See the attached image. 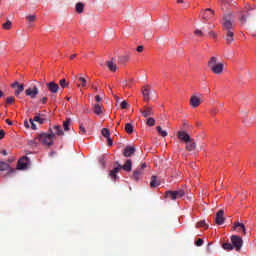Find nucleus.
I'll return each instance as SVG.
<instances>
[{
    "mask_svg": "<svg viewBox=\"0 0 256 256\" xmlns=\"http://www.w3.org/2000/svg\"><path fill=\"white\" fill-rule=\"evenodd\" d=\"M223 31L226 33V41L228 45H231V42L234 41V35L233 32V16L231 15H225L224 16V22L222 24Z\"/></svg>",
    "mask_w": 256,
    "mask_h": 256,
    "instance_id": "nucleus-1",
    "label": "nucleus"
},
{
    "mask_svg": "<svg viewBox=\"0 0 256 256\" xmlns=\"http://www.w3.org/2000/svg\"><path fill=\"white\" fill-rule=\"evenodd\" d=\"M121 169L127 171L128 173L131 172V170L133 169V162L131 161V159H128L124 165L118 164V167L114 168L109 172V177H111L113 181H117V179H119V177H117V173H119Z\"/></svg>",
    "mask_w": 256,
    "mask_h": 256,
    "instance_id": "nucleus-2",
    "label": "nucleus"
},
{
    "mask_svg": "<svg viewBox=\"0 0 256 256\" xmlns=\"http://www.w3.org/2000/svg\"><path fill=\"white\" fill-rule=\"evenodd\" d=\"M208 67L214 75H221L225 69L223 62L217 63V57L213 56L208 61Z\"/></svg>",
    "mask_w": 256,
    "mask_h": 256,
    "instance_id": "nucleus-3",
    "label": "nucleus"
},
{
    "mask_svg": "<svg viewBox=\"0 0 256 256\" xmlns=\"http://www.w3.org/2000/svg\"><path fill=\"white\" fill-rule=\"evenodd\" d=\"M57 136H55V133H53V128H49V133H42L37 138L42 145H46L47 147H51L53 145V142L55 141Z\"/></svg>",
    "mask_w": 256,
    "mask_h": 256,
    "instance_id": "nucleus-4",
    "label": "nucleus"
},
{
    "mask_svg": "<svg viewBox=\"0 0 256 256\" xmlns=\"http://www.w3.org/2000/svg\"><path fill=\"white\" fill-rule=\"evenodd\" d=\"M256 8L246 6L245 10L241 12L240 22L242 25L247 23V19H255Z\"/></svg>",
    "mask_w": 256,
    "mask_h": 256,
    "instance_id": "nucleus-5",
    "label": "nucleus"
},
{
    "mask_svg": "<svg viewBox=\"0 0 256 256\" xmlns=\"http://www.w3.org/2000/svg\"><path fill=\"white\" fill-rule=\"evenodd\" d=\"M166 199H171V201H176V199H181V197H185V190L178 191H167L165 193Z\"/></svg>",
    "mask_w": 256,
    "mask_h": 256,
    "instance_id": "nucleus-6",
    "label": "nucleus"
},
{
    "mask_svg": "<svg viewBox=\"0 0 256 256\" xmlns=\"http://www.w3.org/2000/svg\"><path fill=\"white\" fill-rule=\"evenodd\" d=\"M231 243L236 251H241V248L243 247V238L238 235H232Z\"/></svg>",
    "mask_w": 256,
    "mask_h": 256,
    "instance_id": "nucleus-7",
    "label": "nucleus"
},
{
    "mask_svg": "<svg viewBox=\"0 0 256 256\" xmlns=\"http://www.w3.org/2000/svg\"><path fill=\"white\" fill-rule=\"evenodd\" d=\"M12 89H14V95L19 97L23 91H25V85L19 84V82H14L11 84Z\"/></svg>",
    "mask_w": 256,
    "mask_h": 256,
    "instance_id": "nucleus-8",
    "label": "nucleus"
},
{
    "mask_svg": "<svg viewBox=\"0 0 256 256\" xmlns=\"http://www.w3.org/2000/svg\"><path fill=\"white\" fill-rule=\"evenodd\" d=\"M25 95L30 97V99H37V96L39 95V88H37V86H34L33 88H27L25 90Z\"/></svg>",
    "mask_w": 256,
    "mask_h": 256,
    "instance_id": "nucleus-9",
    "label": "nucleus"
},
{
    "mask_svg": "<svg viewBox=\"0 0 256 256\" xmlns=\"http://www.w3.org/2000/svg\"><path fill=\"white\" fill-rule=\"evenodd\" d=\"M29 158L27 156L22 157L17 164V169L23 171L29 167Z\"/></svg>",
    "mask_w": 256,
    "mask_h": 256,
    "instance_id": "nucleus-10",
    "label": "nucleus"
},
{
    "mask_svg": "<svg viewBox=\"0 0 256 256\" xmlns=\"http://www.w3.org/2000/svg\"><path fill=\"white\" fill-rule=\"evenodd\" d=\"M177 138L179 139V141H181L182 143H188V141H190L191 136L189 135V133L181 130L177 132Z\"/></svg>",
    "mask_w": 256,
    "mask_h": 256,
    "instance_id": "nucleus-11",
    "label": "nucleus"
},
{
    "mask_svg": "<svg viewBox=\"0 0 256 256\" xmlns=\"http://www.w3.org/2000/svg\"><path fill=\"white\" fill-rule=\"evenodd\" d=\"M225 211L223 209H220L216 213V225H223L225 223Z\"/></svg>",
    "mask_w": 256,
    "mask_h": 256,
    "instance_id": "nucleus-12",
    "label": "nucleus"
},
{
    "mask_svg": "<svg viewBox=\"0 0 256 256\" xmlns=\"http://www.w3.org/2000/svg\"><path fill=\"white\" fill-rule=\"evenodd\" d=\"M46 87L48 89V91L52 94L58 93L59 92V84L55 83V82H49L46 83Z\"/></svg>",
    "mask_w": 256,
    "mask_h": 256,
    "instance_id": "nucleus-13",
    "label": "nucleus"
},
{
    "mask_svg": "<svg viewBox=\"0 0 256 256\" xmlns=\"http://www.w3.org/2000/svg\"><path fill=\"white\" fill-rule=\"evenodd\" d=\"M213 15H215V11H213L211 8H207L203 13H202V18L204 21H209L213 19Z\"/></svg>",
    "mask_w": 256,
    "mask_h": 256,
    "instance_id": "nucleus-14",
    "label": "nucleus"
},
{
    "mask_svg": "<svg viewBox=\"0 0 256 256\" xmlns=\"http://www.w3.org/2000/svg\"><path fill=\"white\" fill-rule=\"evenodd\" d=\"M142 95H143V97H144V101H146V102L151 101V97H150V95H151V90L149 89V85L144 86V87L142 88Z\"/></svg>",
    "mask_w": 256,
    "mask_h": 256,
    "instance_id": "nucleus-15",
    "label": "nucleus"
},
{
    "mask_svg": "<svg viewBox=\"0 0 256 256\" xmlns=\"http://www.w3.org/2000/svg\"><path fill=\"white\" fill-rule=\"evenodd\" d=\"M103 110H104L103 105L99 103L92 105V111L95 115H98V116L103 115Z\"/></svg>",
    "mask_w": 256,
    "mask_h": 256,
    "instance_id": "nucleus-16",
    "label": "nucleus"
},
{
    "mask_svg": "<svg viewBox=\"0 0 256 256\" xmlns=\"http://www.w3.org/2000/svg\"><path fill=\"white\" fill-rule=\"evenodd\" d=\"M185 149L186 151H195L197 149V143H195V140L190 138V141L185 142Z\"/></svg>",
    "mask_w": 256,
    "mask_h": 256,
    "instance_id": "nucleus-17",
    "label": "nucleus"
},
{
    "mask_svg": "<svg viewBox=\"0 0 256 256\" xmlns=\"http://www.w3.org/2000/svg\"><path fill=\"white\" fill-rule=\"evenodd\" d=\"M0 171H8V175L15 173V169L11 168L7 162H0Z\"/></svg>",
    "mask_w": 256,
    "mask_h": 256,
    "instance_id": "nucleus-18",
    "label": "nucleus"
},
{
    "mask_svg": "<svg viewBox=\"0 0 256 256\" xmlns=\"http://www.w3.org/2000/svg\"><path fill=\"white\" fill-rule=\"evenodd\" d=\"M190 105L191 107H193V109L199 107V105H201V98H199L198 96H192L190 98Z\"/></svg>",
    "mask_w": 256,
    "mask_h": 256,
    "instance_id": "nucleus-19",
    "label": "nucleus"
},
{
    "mask_svg": "<svg viewBox=\"0 0 256 256\" xmlns=\"http://www.w3.org/2000/svg\"><path fill=\"white\" fill-rule=\"evenodd\" d=\"M123 155H124V157H132V155H135V147L127 146L124 149Z\"/></svg>",
    "mask_w": 256,
    "mask_h": 256,
    "instance_id": "nucleus-20",
    "label": "nucleus"
},
{
    "mask_svg": "<svg viewBox=\"0 0 256 256\" xmlns=\"http://www.w3.org/2000/svg\"><path fill=\"white\" fill-rule=\"evenodd\" d=\"M141 177H143V170L141 168H137L136 170H134L132 179H134V181H139Z\"/></svg>",
    "mask_w": 256,
    "mask_h": 256,
    "instance_id": "nucleus-21",
    "label": "nucleus"
},
{
    "mask_svg": "<svg viewBox=\"0 0 256 256\" xmlns=\"http://www.w3.org/2000/svg\"><path fill=\"white\" fill-rule=\"evenodd\" d=\"M234 229H238V232L242 231L243 235H247V229L245 228V224L243 223L236 222L234 224Z\"/></svg>",
    "mask_w": 256,
    "mask_h": 256,
    "instance_id": "nucleus-22",
    "label": "nucleus"
},
{
    "mask_svg": "<svg viewBox=\"0 0 256 256\" xmlns=\"http://www.w3.org/2000/svg\"><path fill=\"white\" fill-rule=\"evenodd\" d=\"M140 113H142V115L146 118L151 117V115H153V108L145 107L144 110H140Z\"/></svg>",
    "mask_w": 256,
    "mask_h": 256,
    "instance_id": "nucleus-23",
    "label": "nucleus"
},
{
    "mask_svg": "<svg viewBox=\"0 0 256 256\" xmlns=\"http://www.w3.org/2000/svg\"><path fill=\"white\" fill-rule=\"evenodd\" d=\"M52 129L54 131L53 133H54L55 136L57 135L58 137H61L65 134L60 125L53 126Z\"/></svg>",
    "mask_w": 256,
    "mask_h": 256,
    "instance_id": "nucleus-24",
    "label": "nucleus"
},
{
    "mask_svg": "<svg viewBox=\"0 0 256 256\" xmlns=\"http://www.w3.org/2000/svg\"><path fill=\"white\" fill-rule=\"evenodd\" d=\"M159 185H161V183L157 180V176H152L150 181V187L155 188L159 187Z\"/></svg>",
    "mask_w": 256,
    "mask_h": 256,
    "instance_id": "nucleus-25",
    "label": "nucleus"
},
{
    "mask_svg": "<svg viewBox=\"0 0 256 256\" xmlns=\"http://www.w3.org/2000/svg\"><path fill=\"white\" fill-rule=\"evenodd\" d=\"M106 65L110 71H113V72L117 71V64H115L113 60L108 61Z\"/></svg>",
    "mask_w": 256,
    "mask_h": 256,
    "instance_id": "nucleus-26",
    "label": "nucleus"
},
{
    "mask_svg": "<svg viewBox=\"0 0 256 256\" xmlns=\"http://www.w3.org/2000/svg\"><path fill=\"white\" fill-rule=\"evenodd\" d=\"M32 120H34L36 123H39L40 125H43V123H45V121H47V117H41V116L36 115L34 117V119H32Z\"/></svg>",
    "mask_w": 256,
    "mask_h": 256,
    "instance_id": "nucleus-27",
    "label": "nucleus"
},
{
    "mask_svg": "<svg viewBox=\"0 0 256 256\" xmlns=\"http://www.w3.org/2000/svg\"><path fill=\"white\" fill-rule=\"evenodd\" d=\"M201 227H203L204 229H209V224H207V222H205V220H201L196 223V228L199 229Z\"/></svg>",
    "mask_w": 256,
    "mask_h": 256,
    "instance_id": "nucleus-28",
    "label": "nucleus"
},
{
    "mask_svg": "<svg viewBox=\"0 0 256 256\" xmlns=\"http://www.w3.org/2000/svg\"><path fill=\"white\" fill-rule=\"evenodd\" d=\"M127 61H129L128 55L120 56L118 58V63H120L121 65H125V63H127Z\"/></svg>",
    "mask_w": 256,
    "mask_h": 256,
    "instance_id": "nucleus-29",
    "label": "nucleus"
},
{
    "mask_svg": "<svg viewBox=\"0 0 256 256\" xmlns=\"http://www.w3.org/2000/svg\"><path fill=\"white\" fill-rule=\"evenodd\" d=\"M78 82V87H87V80L84 77H79Z\"/></svg>",
    "mask_w": 256,
    "mask_h": 256,
    "instance_id": "nucleus-30",
    "label": "nucleus"
},
{
    "mask_svg": "<svg viewBox=\"0 0 256 256\" xmlns=\"http://www.w3.org/2000/svg\"><path fill=\"white\" fill-rule=\"evenodd\" d=\"M156 131H158L159 135H161V137H167L168 133L167 131L163 130V128H161V126L156 127Z\"/></svg>",
    "mask_w": 256,
    "mask_h": 256,
    "instance_id": "nucleus-31",
    "label": "nucleus"
},
{
    "mask_svg": "<svg viewBox=\"0 0 256 256\" xmlns=\"http://www.w3.org/2000/svg\"><path fill=\"white\" fill-rule=\"evenodd\" d=\"M83 9H85V5L83 3H81V2H78L76 4V11H77V13H82Z\"/></svg>",
    "mask_w": 256,
    "mask_h": 256,
    "instance_id": "nucleus-32",
    "label": "nucleus"
},
{
    "mask_svg": "<svg viewBox=\"0 0 256 256\" xmlns=\"http://www.w3.org/2000/svg\"><path fill=\"white\" fill-rule=\"evenodd\" d=\"M125 131H126V133L131 135V133H133V124L127 123L126 126H125Z\"/></svg>",
    "mask_w": 256,
    "mask_h": 256,
    "instance_id": "nucleus-33",
    "label": "nucleus"
},
{
    "mask_svg": "<svg viewBox=\"0 0 256 256\" xmlns=\"http://www.w3.org/2000/svg\"><path fill=\"white\" fill-rule=\"evenodd\" d=\"M102 135L106 139H109V137H111V131H109V129H107V128H103L102 129Z\"/></svg>",
    "mask_w": 256,
    "mask_h": 256,
    "instance_id": "nucleus-34",
    "label": "nucleus"
},
{
    "mask_svg": "<svg viewBox=\"0 0 256 256\" xmlns=\"http://www.w3.org/2000/svg\"><path fill=\"white\" fill-rule=\"evenodd\" d=\"M223 249H225L226 251H233V249H235V247L231 243H224Z\"/></svg>",
    "mask_w": 256,
    "mask_h": 256,
    "instance_id": "nucleus-35",
    "label": "nucleus"
},
{
    "mask_svg": "<svg viewBox=\"0 0 256 256\" xmlns=\"http://www.w3.org/2000/svg\"><path fill=\"white\" fill-rule=\"evenodd\" d=\"M146 125H148V127H154V125H155V118L149 117L146 120Z\"/></svg>",
    "mask_w": 256,
    "mask_h": 256,
    "instance_id": "nucleus-36",
    "label": "nucleus"
},
{
    "mask_svg": "<svg viewBox=\"0 0 256 256\" xmlns=\"http://www.w3.org/2000/svg\"><path fill=\"white\" fill-rule=\"evenodd\" d=\"M11 25H12L11 20H7L6 23L2 24V27L3 29H6L8 31L9 29H11Z\"/></svg>",
    "mask_w": 256,
    "mask_h": 256,
    "instance_id": "nucleus-37",
    "label": "nucleus"
},
{
    "mask_svg": "<svg viewBox=\"0 0 256 256\" xmlns=\"http://www.w3.org/2000/svg\"><path fill=\"white\" fill-rule=\"evenodd\" d=\"M69 83H67V80L65 79H61L60 80V87H62V89H65V87H68Z\"/></svg>",
    "mask_w": 256,
    "mask_h": 256,
    "instance_id": "nucleus-38",
    "label": "nucleus"
},
{
    "mask_svg": "<svg viewBox=\"0 0 256 256\" xmlns=\"http://www.w3.org/2000/svg\"><path fill=\"white\" fill-rule=\"evenodd\" d=\"M69 125H71V119H67L64 122V131H69Z\"/></svg>",
    "mask_w": 256,
    "mask_h": 256,
    "instance_id": "nucleus-39",
    "label": "nucleus"
},
{
    "mask_svg": "<svg viewBox=\"0 0 256 256\" xmlns=\"http://www.w3.org/2000/svg\"><path fill=\"white\" fill-rule=\"evenodd\" d=\"M79 129L80 135H87V130L85 129V126H83V124H80Z\"/></svg>",
    "mask_w": 256,
    "mask_h": 256,
    "instance_id": "nucleus-40",
    "label": "nucleus"
},
{
    "mask_svg": "<svg viewBox=\"0 0 256 256\" xmlns=\"http://www.w3.org/2000/svg\"><path fill=\"white\" fill-rule=\"evenodd\" d=\"M37 19V16L35 15H29L26 17V20L29 21V23H33Z\"/></svg>",
    "mask_w": 256,
    "mask_h": 256,
    "instance_id": "nucleus-41",
    "label": "nucleus"
},
{
    "mask_svg": "<svg viewBox=\"0 0 256 256\" xmlns=\"http://www.w3.org/2000/svg\"><path fill=\"white\" fill-rule=\"evenodd\" d=\"M194 34L197 36V37H205V33H203V31L197 29L194 31Z\"/></svg>",
    "mask_w": 256,
    "mask_h": 256,
    "instance_id": "nucleus-42",
    "label": "nucleus"
},
{
    "mask_svg": "<svg viewBox=\"0 0 256 256\" xmlns=\"http://www.w3.org/2000/svg\"><path fill=\"white\" fill-rule=\"evenodd\" d=\"M7 105H12V103H15V97L11 96L6 99Z\"/></svg>",
    "mask_w": 256,
    "mask_h": 256,
    "instance_id": "nucleus-43",
    "label": "nucleus"
},
{
    "mask_svg": "<svg viewBox=\"0 0 256 256\" xmlns=\"http://www.w3.org/2000/svg\"><path fill=\"white\" fill-rule=\"evenodd\" d=\"M29 121H30V124H31V129H33V131H36L37 125L35 124V120L30 119Z\"/></svg>",
    "mask_w": 256,
    "mask_h": 256,
    "instance_id": "nucleus-44",
    "label": "nucleus"
},
{
    "mask_svg": "<svg viewBox=\"0 0 256 256\" xmlns=\"http://www.w3.org/2000/svg\"><path fill=\"white\" fill-rule=\"evenodd\" d=\"M195 245H196L197 247H201V246L203 245V239L199 238V239L196 241Z\"/></svg>",
    "mask_w": 256,
    "mask_h": 256,
    "instance_id": "nucleus-45",
    "label": "nucleus"
},
{
    "mask_svg": "<svg viewBox=\"0 0 256 256\" xmlns=\"http://www.w3.org/2000/svg\"><path fill=\"white\" fill-rule=\"evenodd\" d=\"M47 101H48V98H47V97H42V98L40 99V103H42V105H45V104L47 103Z\"/></svg>",
    "mask_w": 256,
    "mask_h": 256,
    "instance_id": "nucleus-46",
    "label": "nucleus"
},
{
    "mask_svg": "<svg viewBox=\"0 0 256 256\" xmlns=\"http://www.w3.org/2000/svg\"><path fill=\"white\" fill-rule=\"evenodd\" d=\"M127 105H128L127 101L124 100L121 102L120 107H121V109H125L127 107Z\"/></svg>",
    "mask_w": 256,
    "mask_h": 256,
    "instance_id": "nucleus-47",
    "label": "nucleus"
},
{
    "mask_svg": "<svg viewBox=\"0 0 256 256\" xmlns=\"http://www.w3.org/2000/svg\"><path fill=\"white\" fill-rule=\"evenodd\" d=\"M101 101H102L101 96L96 95V96H95V102H96V103H101Z\"/></svg>",
    "mask_w": 256,
    "mask_h": 256,
    "instance_id": "nucleus-48",
    "label": "nucleus"
},
{
    "mask_svg": "<svg viewBox=\"0 0 256 256\" xmlns=\"http://www.w3.org/2000/svg\"><path fill=\"white\" fill-rule=\"evenodd\" d=\"M209 35H210V37H213L214 39H215V37H217V34L213 31H210Z\"/></svg>",
    "mask_w": 256,
    "mask_h": 256,
    "instance_id": "nucleus-49",
    "label": "nucleus"
},
{
    "mask_svg": "<svg viewBox=\"0 0 256 256\" xmlns=\"http://www.w3.org/2000/svg\"><path fill=\"white\" fill-rule=\"evenodd\" d=\"M143 49H144L143 46H138L137 47V52L138 53H143Z\"/></svg>",
    "mask_w": 256,
    "mask_h": 256,
    "instance_id": "nucleus-50",
    "label": "nucleus"
},
{
    "mask_svg": "<svg viewBox=\"0 0 256 256\" xmlns=\"http://www.w3.org/2000/svg\"><path fill=\"white\" fill-rule=\"evenodd\" d=\"M5 137V131L0 130V139H3Z\"/></svg>",
    "mask_w": 256,
    "mask_h": 256,
    "instance_id": "nucleus-51",
    "label": "nucleus"
},
{
    "mask_svg": "<svg viewBox=\"0 0 256 256\" xmlns=\"http://www.w3.org/2000/svg\"><path fill=\"white\" fill-rule=\"evenodd\" d=\"M107 141H108L109 147H111V145H113V140L110 137H108Z\"/></svg>",
    "mask_w": 256,
    "mask_h": 256,
    "instance_id": "nucleus-52",
    "label": "nucleus"
},
{
    "mask_svg": "<svg viewBox=\"0 0 256 256\" xmlns=\"http://www.w3.org/2000/svg\"><path fill=\"white\" fill-rule=\"evenodd\" d=\"M146 168H147V164L143 163V164H141V166L138 169H142V171H143V169H146Z\"/></svg>",
    "mask_w": 256,
    "mask_h": 256,
    "instance_id": "nucleus-53",
    "label": "nucleus"
},
{
    "mask_svg": "<svg viewBox=\"0 0 256 256\" xmlns=\"http://www.w3.org/2000/svg\"><path fill=\"white\" fill-rule=\"evenodd\" d=\"M6 123H7V125H13V122L9 119H6Z\"/></svg>",
    "mask_w": 256,
    "mask_h": 256,
    "instance_id": "nucleus-54",
    "label": "nucleus"
},
{
    "mask_svg": "<svg viewBox=\"0 0 256 256\" xmlns=\"http://www.w3.org/2000/svg\"><path fill=\"white\" fill-rule=\"evenodd\" d=\"M24 126L26 127V129H29V122L25 121Z\"/></svg>",
    "mask_w": 256,
    "mask_h": 256,
    "instance_id": "nucleus-55",
    "label": "nucleus"
},
{
    "mask_svg": "<svg viewBox=\"0 0 256 256\" xmlns=\"http://www.w3.org/2000/svg\"><path fill=\"white\" fill-rule=\"evenodd\" d=\"M1 155H5V156L8 155L7 150H2Z\"/></svg>",
    "mask_w": 256,
    "mask_h": 256,
    "instance_id": "nucleus-56",
    "label": "nucleus"
},
{
    "mask_svg": "<svg viewBox=\"0 0 256 256\" xmlns=\"http://www.w3.org/2000/svg\"><path fill=\"white\" fill-rule=\"evenodd\" d=\"M92 89H94V91H97V86H95V84H92Z\"/></svg>",
    "mask_w": 256,
    "mask_h": 256,
    "instance_id": "nucleus-57",
    "label": "nucleus"
},
{
    "mask_svg": "<svg viewBox=\"0 0 256 256\" xmlns=\"http://www.w3.org/2000/svg\"><path fill=\"white\" fill-rule=\"evenodd\" d=\"M4 96H5V93H3V91L0 90V98Z\"/></svg>",
    "mask_w": 256,
    "mask_h": 256,
    "instance_id": "nucleus-58",
    "label": "nucleus"
},
{
    "mask_svg": "<svg viewBox=\"0 0 256 256\" xmlns=\"http://www.w3.org/2000/svg\"><path fill=\"white\" fill-rule=\"evenodd\" d=\"M75 57H77V55L73 54V55L70 56V59H75Z\"/></svg>",
    "mask_w": 256,
    "mask_h": 256,
    "instance_id": "nucleus-59",
    "label": "nucleus"
},
{
    "mask_svg": "<svg viewBox=\"0 0 256 256\" xmlns=\"http://www.w3.org/2000/svg\"><path fill=\"white\" fill-rule=\"evenodd\" d=\"M177 3H185L184 0H177Z\"/></svg>",
    "mask_w": 256,
    "mask_h": 256,
    "instance_id": "nucleus-60",
    "label": "nucleus"
},
{
    "mask_svg": "<svg viewBox=\"0 0 256 256\" xmlns=\"http://www.w3.org/2000/svg\"><path fill=\"white\" fill-rule=\"evenodd\" d=\"M38 117H45V114H37Z\"/></svg>",
    "mask_w": 256,
    "mask_h": 256,
    "instance_id": "nucleus-61",
    "label": "nucleus"
},
{
    "mask_svg": "<svg viewBox=\"0 0 256 256\" xmlns=\"http://www.w3.org/2000/svg\"><path fill=\"white\" fill-rule=\"evenodd\" d=\"M117 125H121V123H120V122H118V123H117Z\"/></svg>",
    "mask_w": 256,
    "mask_h": 256,
    "instance_id": "nucleus-62",
    "label": "nucleus"
},
{
    "mask_svg": "<svg viewBox=\"0 0 256 256\" xmlns=\"http://www.w3.org/2000/svg\"><path fill=\"white\" fill-rule=\"evenodd\" d=\"M214 113H217V110H214Z\"/></svg>",
    "mask_w": 256,
    "mask_h": 256,
    "instance_id": "nucleus-63",
    "label": "nucleus"
}]
</instances>
